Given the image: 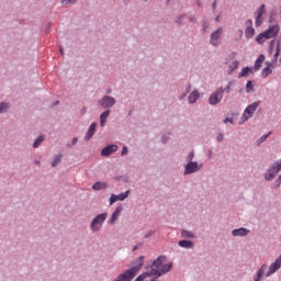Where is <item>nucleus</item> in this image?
<instances>
[{
    "instance_id": "1",
    "label": "nucleus",
    "mask_w": 281,
    "mask_h": 281,
    "mask_svg": "<svg viewBox=\"0 0 281 281\" xmlns=\"http://www.w3.org/2000/svg\"><path fill=\"white\" fill-rule=\"evenodd\" d=\"M136 266L125 270L123 273L119 274L117 278L113 281H132L137 273H139V269L144 267V257H139L136 259Z\"/></svg>"
},
{
    "instance_id": "2",
    "label": "nucleus",
    "mask_w": 281,
    "mask_h": 281,
    "mask_svg": "<svg viewBox=\"0 0 281 281\" xmlns=\"http://www.w3.org/2000/svg\"><path fill=\"white\" fill-rule=\"evenodd\" d=\"M164 258L158 257L151 266L150 276H164L165 273H168L172 269V263L164 265L162 262Z\"/></svg>"
},
{
    "instance_id": "3",
    "label": "nucleus",
    "mask_w": 281,
    "mask_h": 281,
    "mask_svg": "<svg viewBox=\"0 0 281 281\" xmlns=\"http://www.w3.org/2000/svg\"><path fill=\"white\" fill-rule=\"evenodd\" d=\"M278 34H280V25L273 24L270 25L266 31L257 35L256 41L259 45H262L265 41H269V38H276Z\"/></svg>"
},
{
    "instance_id": "4",
    "label": "nucleus",
    "mask_w": 281,
    "mask_h": 281,
    "mask_svg": "<svg viewBox=\"0 0 281 281\" xmlns=\"http://www.w3.org/2000/svg\"><path fill=\"white\" fill-rule=\"evenodd\" d=\"M108 216L109 214L106 213H101L97 215L90 224L92 232H100V228L102 227V225H104V221H106Z\"/></svg>"
},
{
    "instance_id": "5",
    "label": "nucleus",
    "mask_w": 281,
    "mask_h": 281,
    "mask_svg": "<svg viewBox=\"0 0 281 281\" xmlns=\"http://www.w3.org/2000/svg\"><path fill=\"white\" fill-rule=\"evenodd\" d=\"M281 170V159L272 164L271 168L268 170V172L265 176L266 181H271L272 179H276V176Z\"/></svg>"
},
{
    "instance_id": "6",
    "label": "nucleus",
    "mask_w": 281,
    "mask_h": 281,
    "mask_svg": "<svg viewBox=\"0 0 281 281\" xmlns=\"http://www.w3.org/2000/svg\"><path fill=\"white\" fill-rule=\"evenodd\" d=\"M260 106V101H256L252 104L248 105L243 114V122H247L250 117H252L254 113H256V110Z\"/></svg>"
},
{
    "instance_id": "7",
    "label": "nucleus",
    "mask_w": 281,
    "mask_h": 281,
    "mask_svg": "<svg viewBox=\"0 0 281 281\" xmlns=\"http://www.w3.org/2000/svg\"><path fill=\"white\" fill-rule=\"evenodd\" d=\"M223 93H225V90L223 88H218L213 94H211L209 104L213 106L220 104L221 100H223Z\"/></svg>"
},
{
    "instance_id": "8",
    "label": "nucleus",
    "mask_w": 281,
    "mask_h": 281,
    "mask_svg": "<svg viewBox=\"0 0 281 281\" xmlns=\"http://www.w3.org/2000/svg\"><path fill=\"white\" fill-rule=\"evenodd\" d=\"M99 105L103 109H111V106L115 105V98L105 95L99 100Z\"/></svg>"
},
{
    "instance_id": "9",
    "label": "nucleus",
    "mask_w": 281,
    "mask_h": 281,
    "mask_svg": "<svg viewBox=\"0 0 281 281\" xmlns=\"http://www.w3.org/2000/svg\"><path fill=\"white\" fill-rule=\"evenodd\" d=\"M223 36V27H218L211 34L210 43L213 47H218V38Z\"/></svg>"
},
{
    "instance_id": "10",
    "label": "nucleus",
    "mask_w": 281,
    "mask_h": 281,
    "mask_svg": "<svg viewBox=\"0 0 281 281\" xmlns=\"http://www.w3.org/2000/svg\"><path fill=\"white\" fill-rule=\"evenodd\" d=\"M265 12H266V5H265V4H261V5L257 9V11H256L257 16H256V20H255V25H256L257 27H260V26L262 25V14H265Z\"/></svg>"
},
{
    "instance_id": "11",
    "label": "nucleus",
    "mask_w": 281,
    "mask_h": 281,
    "mask_svg": "<svg viewBox=\"0 0 281 281\" xmlns=\"http://www.w3.org/2000/svg\"><path fill=\"white\" fill-rule=\"evenodd\" d=\"M254 24V22L251 20H248L246 22V31H245V36L246 38H254L255 34H256V29H254V26H251Z\"/></svg>"
},
{
    "instance_id": "12",
    "label": "nucleus",
    "mask_w": 281,
    "mask_h": 281,
    "mask_svg": "<svg viewBox=\"0 0 281 281\" xmlns=\"http://www.w3.org/2000/svg\"><path fill=\"white\" fill-rule=\"evenodd\" d=\"M113 153H117V145H108L101 150L102 157H109Z\"/></svg>"
},
{
    "instance_id": "13",
    "label": "nucleus",
    "mask_w": 281,
    "mask_h": 281,
    "mask_svg": "<svg viewBox=\"0 0 281 281\" xmlns=\"http://www.w3.org/2000/svg\"><path fill=\"white\" fill-rule=\"evenodd\" d=\"M198 170H199V164L191 161L186 166L184 175H192V172H196Z\"/></svg>"
},
{
    "instance_id": "14",
    "label": "nucleus",
    "mask_w": 281,
    "mask_h": 281,
    "mask_svg": "<svg viewBox=\"0 0 281 281\" xmlns=\"http://www.w3.org/2000/svg\"><path fill=\"white\" fill-rule=\"evenodd\" d=\"M249 234V229L240 227L232 231L233 236H247Z\"/></svg>"
},
{
    "instance_id": "15",
    "label": "nucleus",
    "mask_w": 281,
    "mask_h": 281,
    "mask_svg": "<svg viewBox=\"0 0 281 281\" xmlns=\"http://www.w3.org/2000/svg\"><path fill=\"white\" fill-rule=\"evenodd\" d=\"M239 65H240V63L238 60H233L228 65V69H227L228 76H232V74H234V71H236V69H238Z\"/></svg>"
},
{
    "instance_id": "16",
    "label": "nucleus",
    "mask_w": 281,
    "mask_h": 281,
    "mask_svg": "<svg viewBox=\"0 0 281 281\" xmlns=\"http://www.w3.org/2000/svg\"><path fill=\"white\" fill-rule=\"evenodd\" d=\"M95 123H92L85 136L86 142H89V139H91V137H93V135H95Z\"/></svg>"
},
{
    "instance_id": "17",
    "label": "nucleus",
    "mask_w": 281,
    "mask_h": 281,
    "mask_svg": "<svg viewBox=\"0 0 281 281\" xmlns=\"http://www.w3.org/2000/svg\"><path fill=\"white\" fill-rule=\"evenodd\" d=\"M200 98L199 90H193L189 97H188V102L189 104H194L196 100Z\"/></svg>"
},
{
    "instance_id": "18",
    "label": "nucleus",
    "mask_w": 281,
    "mask_h": 281,
    "mask_svg": "<svg viewBox=\"0 0 281 281\" xmlns=\"http://www.w3.org/2000/svg\"><path fill=\"white\" fill-rule=\"evenodd\" d=\"M120 214H122V206H117L115 211L112 213L110 223L113 224L120 218Z\"/></svg>"
},
{
    "instance_id": "19",
    "label": "nucleus",
    "mask_w": 281,
    "mask_h": 281,
    "mask_svg": "<svg viewBox=\"0 0 281 281\" xmlns=\"http://www.w3.org/2000/svg\"><path fill=\"white\" fill-rule=\"evenodd\" d=\"M179 247H182L183 249H192V247H194V241H190L186 239L180 240Z\"/></svg>"
},
{
    "instance_id": "20",
    "label": "nucleus",
    "mask_w": 281,
    "mask_h": 281,
    "mask_svg": "<svg viewBox=\"0 0 281 281\" xmlns=\"http://www.w3.org/2000/svg\"><path fill=\"white\" fill-rule=\"evenodd\" d=\"M110 115H111V110H106L100 115L101 126H104V124H106V117H109Z\"/></svg>"
},
{
    "instance_id": "21",
    "label": "nucleus",
    "mask_w": 281,
    "mask_h": 281,
    "mask_svg": "<svg viewBox=\"0 0 281 281\" xmlns=\"http://www.w3.org/2000/svg\"><path fill=\"white\" fill-rule=\"evenodd\" d=\"M262 63H265V55H260L255 61V70L259 71L260 67H262Z\"/></svg>"
},
{
    "instance_id": "22",
    "label": "nucleus",
    "mask_w": 281,
    "mask_h": 281,
    "mask_svg": "<svg viewBox=\"0 0 281 281\" xmlns=\"http://www.w3.org/2000/svg\"><path fill=\"white\" fill-rule=\"evenodd\" d=\"M249 72H251V68L245 67L239 72L238 78H247L249 76Z\"/></svg>"
},
{
    "instance_id": "23",
    "label": "nucleus",
    "mask_w": 281,
    "mask_h": 281,
    "mask_svg": "<svg viewBox=\"0 0 281 281\" xmlns=\"http://www.w3.org/2000/svg\"><path fill=\"white\" fill-rule=\"evenodd\" d=\"M60 161H63V155L55 156V158L52 161V167L56 168V166H58V164H60Z\"/></svg>"
},
{
    "instance_id": "24",
    "label": "nucleus",
    "mask_w": 281,
    "mask_h": 281,
    "mask_svg": "<svg viewBox=\"0 0 281 281\" xmlns=\"http://www.w3.org/2000/svg\"><path fill=\"white\" fill-rule=\"evenodd\" d=\"M92 188L94 190H104L106 188V183L105 182H95Z\"/></svg>"
},
{
    "instance_id": "25",
    "label": "nucleus",
    "mask_w": 281,
    "mask_h": 281,
    "mask_svg": "<svg viewBox=\"0 0 281 281\" xmlns=\"http://www.w3.org/2000/svg\"><path fill=\"white\" fill-rule=\"evenodd\" d=\"M272 69H271V67H266L262 71H261V76H262V78H268L269 76H270V74H272Z\"/></svg>"
},
{
    "instance_id": "26",
    "label": "nucleus",
    "mask_w": 281,
    "mask_h": 281,
    "mask_svg": "<svg viewBox=\"0 0 281 281\" xmlns=\"http://www.w3.org/2000/svg\"><path fill=\"white\" fill-rule=\"evenodd\" d=\"M44 140H45V137L38 136V138L33 144V148H38Z\"/></svg>"
},
{
    "instance_id": "27",
    "label": "nucleus",
    "mask_w": 281,
    "mask_h": 281,
    "mask_svg": "<svg viewBox=\"0 0 281 281\" xmlns=\"http://www.w3.org/2000/svg\"><path fill=\"white\" fill-rule=\"evenodd\" d=\"M181 236H182V238H194V233L189 232V231H182Z\"/></svg>"
},
{
    "instance_id": "28",
    "label": "nucleus",
    "mask_w": 281,
    "mask_h": 281,
    "mask_svg": "<svg viewBox=\"0 0 281 281\" xmlns=\"http://www.w3.org/2000/svg\"><path fill=\"white\" fill-rule=\"evenodd\" d=\"M128 194H131V191H126L124 193H120L117 196L119 201H125V199H128Z\"/></svg>"
},
{
    "instance_id": "29",
    "label": "nucleus",
    "mask_w": 281,
    "mask_h": 281,
    "mask_svg": "<svg viewBox=\"0 0 281 281\" xmlns=\"http://www.w3.org/2000/svg\"><path fill=\"white\" fill-rule=\"evenodd\" d=\"M246 91L247 93H251V91H254V83L251 81H247Z\"/></svg>"
},
{
    "instance_id": "30",
    "label": "nucleus",
    "mask_w": 281,
    "mask_h": 281,
    "mask_svg": "<svg viewBox=\"0 0 281 281\" xmlns=\"http://www.w3.org/2000/svg\"><path fill=\"white\" fill-rule=\"evenodd\" d=\"M149 276H153V274H150V272H149V273H148V272H145V273L140 274L135 281H144V280H146V278H148Z\"/></svg>"
},
{
    "instance_id": "31",
    "label": "nucleus",
    "mask_w": 281,
    "mask_h": 281,
    "mask_svg": "<svg viewBox=\"0 0 281 281\" xmlns=\"http://www.w3.org/2000/svg\"><path fill=\"white\" fill-rule=\"evenodd\" d=\"M5 111H8V103H0V113H5Z\"/></svg>"
},
{
    "instance_id": "32",
    "label": "nucleus",
    "mask_w": 281,
    "mask_h": 281,
    "mask_svg": "<svg viewBox=\"0 0 281 281\" xmlns=\"http://www.w3.org/2000/svg\"><path fill=\"white\" fill-rule=\"evenodd\" d=\"M117 201H120V200L116 194H112L110 196V205H113V203H117Z\"/></svg>"
},
{
    "instance_id": "33",
    "label": "nucleus",
    "mask_w": 281,
    "mask_h": 281,
    "mask_svg": "<svg viewBox=\"0 0 281 281\" xmlns=\"http://www.w3.org/2000/svg\"><path fill=\"white\" fill-rule=\"evenodd\" d=\"M269 135H271V132H269L268 134L261 136V137L258 139V144H262V142H265V140L269 137Z\"/></svg>"
},
{
    "instance_id": "34",
    "label": "nucleus",
    "mask_w": 281,
    "mask_h": 281,
    "mask_svg": "<svg viewBox=\"0 0 281 281\" xmlns=\"http://www.w3.org/2000/svg\"><path fill=\"white\" fill-rule=\"evenodd\" d=\"M278 56H280V45L277 46V49L274 53V60H278Z\"/></svg>"
},
{
    "instance_id": "35",
    "label": "nucleus",
    "mask_w": 281,
    "mask_h": 281,
    "mask_svg": "<svg viewBox=\"0 0 281 281\" xmlns=\"http://www.w3.org/2000/svg\"><path fill=\"white\" fill-rule=\"evenodd\" d=\"M128 154V148L126 147V146H124L123 147V149H122V153H121V155H127Z\"/></svg>"
},
{
    "instance_id": "36",
    "label": "nucleus",
    "mask_w": 281,
    "mask_h": 281,
    "mask_svg": "<svg viewBox=\"0 0 281 281\" xmlns=\"http://www.w3.org/2000/svg\"><path fill=\"white\" fill-rule=\"evenodd\" d=\"M76 1H78V0H63L61 3H65V4H67V3H76Z\"/></svg>"
},
{
    "instance_id": "37",
    "label": "nucleus",
    "mask_w": 281,
    "mask_h": 281,
    "mask_svg": "<svg viewBox=\"0 0 281 281\" xmlns=\"http://www.w3.org/2000/svg\"><path fill=\"white\" fill-rule=\"evenodd\" d=\"M217 1H218V0H215V1L213 2V4H212L213 10H216V3H217Z\"/></svg>"
},
{
    "instance_id": "38",
    "label": "nucleus",
    "mask_w": 281,
    "mask_h": 281,
    "mask_svg": "<svg viewBox=\"0 0 281 281\" xmlns=\"http://www.w3.org/2000/svg\"><path fill=\"white\" fill-rule=\"evenodd\" d=\"M76 144H78V138L77 137L72 138V145H76Z\"/></svg>"
},
{
    "instance_id": "39",
    "label": "nucleus",
    "mask_w": 281,
    "mask_h": 281,
    "mask_svg": "<svg viewBox=\"0 0 281 281\" xmlns=\"http://www.w3.org/2000/svg\"><path fill=\"white\" fill-rule=\"evenodd\" d=\"M227 122H232V119L226 117V119L224 120V124H227Z\"/></svg>"
},
{
    "instance_id": "40",
    "label": "nucleus",
    "mask_w": 281,
    "mask_h": 281,
    "mask_svg": "<svg viewBox=\"0 0 281 281\" xmlns=\"http://www.w3.org/2000/svg\"><path fill=\"white\" fill-rule=\"evenodd\" d=\"M223 139V134H220L218 136H217V140H222Z\"/></svg>"
},
{
    "instance_id": "41",
    "label": "nucleus",
    "mask_w": 281,
    "mask_h": 281,
    "mask_svg": "<svg viewBox=\"0 0 281 281\" xmlns=\"http://www.w3.org/2000/svg\"><path fill=\"white\" fill-rule=\"evenodd\" d=\"M193 157H194V153L191 151V153L189 154V158H190V159H193Z\"/></svg>"
},
{
    "instance_id": "42",
    "label": "nucleus",
    "mask_w": 281,
    "mask_h": 281,
    "mask_svg": "<svg viewBox=\"0 0 281 281\" xmlns=\"http://www.w3.org/2000/svg\"><path fill=\"white\" fill-rule=\"evenodd\" d=\"M190 89H192V87L189 85V86L187 87V93H190Z\"/></svg>"
},
{
    "instance_id": "43",
    "label": "nucleus",
    "mask_w": 281,
    "mask_h": 281,
    "mask_svg": "<svg viewBox=\"0 0 281 281\" xmlns=\"http://www.w3.org/2000/svg\"><path fill=\"white\" fill-rule=\"evenodd\" d=\"M225 91H226L227 93H229V86H227V87L225 88Z\"/></svg>"
},
{
    "instance_id": "44",
    "label": "nucleus",
    "mask_w": 281,
    "mask_h": 281,
    "mask_svg": "<svg viewBox=\"0 0 281 281\" xmlns=\"http://www.w3.org/2000/svg\"><path fill=\"white\" fill-rule=\"evenodd\" d=\"M218 19H221V16L217 15V16L215 18V21H218Z\"/></svg>"
},
{
    "instance_id": "45",
    "label": "nucleus",
    "mask_w": 281,
    "mask_h": 281,
    "mask_svg": "<svg viewBox=\"0 0 281 281\" xmlns=\"http://www.w3.org/2000/svg\"><path fill=\"white\" fill-rule=\"evenodd\" d=\"M60 54H61V56H63V48H60Z\"/></svg>"
}]
</instances>
